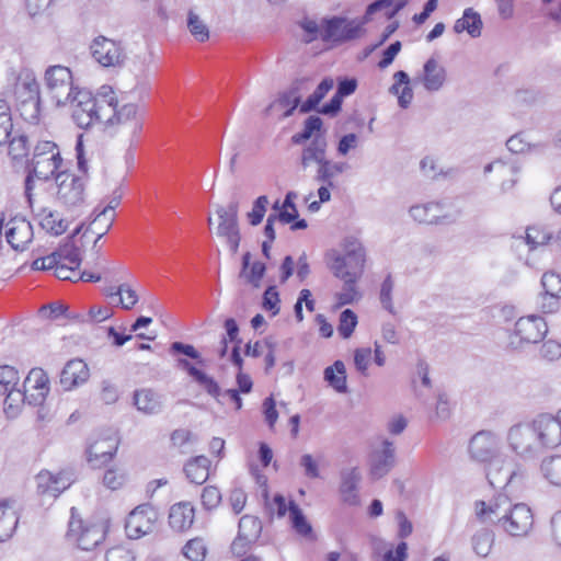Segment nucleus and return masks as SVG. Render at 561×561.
<instances>
[{"mask_svg":"<svg viewBox=\"0 0 561 561\" xmlns=\"http://www.w3.org/2000/svg\"><path fill=\"white\" fill-rule=\"evenodd\" d=\"M119 439L116 434L107 433L91 443L87 448V459L93 468H99L110 462L118 448Z\"/></svg>","mask_w":561,"mask_h":561,"instance_id":"obj_12","label":"nucleus"},{"mask_svg":"<svg viewBox=\"0 0 561 561\" xmlns=\"http://www.w3.org/2000/svg\"><path fill=\"white\" fill-rule=\"evenodd\" d=\"M12 503L10 500L0 502V542L10 539L18 527L19 517Z\"/></svg>","mask_w":561,"mask_h":561,"instance_id":"obj_33","label":"nucleus"},{"mask_svg":"<svg viewBox=\"0 0 561 561\" xmlns=\"http://www.w3.org/2000/svg\"><path fill=\"white\" fill-rule=\"evenodd\" d=\"M541 285L545 289L543 299L547 296L561 298V275L554 272H546L541 277Z\"/></svg>","mask_w":561,"mask_h":561,"instance_id":"obj_49","label":"nucleus"},{"mask_svg":"<svg viewBox=\"0 0 561 561\" xmlns=\"http://www.w3.org/2000/svg\"><path fill=\"white\" fill-rule=\"evenodd\" d=\"M156 513L148 504H142L133 510L126 518L125 530L130 539L140 537L152 531Z\"/></svg>","mask_w":561,"mask_h":561,"instance_id":"obj_11","label":"nucleus"},{"mask_svg":"<svg viewBox=\"0 0 561 561\" xmlns=\"http://www.w3.org/2000/svg\"><path fill=\"white\" fill-rule=\"evenodd\" d=\"M62 159L57 145L53 141H41L34 149L32 162L33 172L38 180L48 181L61 165Z\"/></svg>","mask_w":561,"mask_h":561,"instance_id":"obj_5","label":"nucleus"},{"mask_svg":"<svg viewBox=\"0 0 561 561\" xmlns=\"http://www.w3.org/2000/svg\"><path fill=\"white\" fill-rule=\"evenodd\" d=\"M72 119L78 127L87 129L95 122H103V105L84 106L81 104H71Z\"/></svg>","mask_w":561,"mask_h":561,"instance_id":"obj_34","label":"nucleus"},{"mask_svg":"<svg viewBox=\"0 0 561 561\" xmlns=\"http://www.w3.org/2000/svg\"><path fill=\"white\" fill-rule=\"evenodd\" d=\"M9 153L14 160L22 159L28 152V139L26 135H18L12 139L9 138Z\"/></svg>","mask_w":561,"mask_h":561,"instance_id":"obj_58","label":"nucleus"},{"mask_svg":"<svg viewBox=\"0 0 561 561\" xmlns=\"http://www.w3.org/2000/svg\"><path fill=\"white\" fill-rule=\"evenodd\" d=\"M8 226L10 227L5 232L7 242L13 250L24 251L33 236L31 224L24 219L16 220V218H13Z\"/></svg>","mask_w":561,"mask_h":561,"instance_id":"obj_24","label":"nucleus"},{"mask_svg":"<svg viewBox=\"0 0 561 561\" xmlns=\"http://www.w3.org/2000/svg\"><path fill=\"white\" fill-rule=\"evenodd\" d=\"M169 353L176 357V368L185 371L207 394L220 403L219 397L222 392L219 383L214 377L197 368L187 359L195 360L196 365L206 366V359L192 344L180 341L172 342L169 346Z\"/></svg>","mask_w":561,"mask_h":561,"instance_id":"obj_1","label":"nucleus"},{"mask_svg":"<svg viewBox=\"0 0 561 561\" xmlns=\"http://www.w3.org/2000/svg\"><path fill=\"white\" fill-rule=\"evenodd\" d=\"M541 450L556 448L561 444V424L550 414H540L533 421Z\"/></svg>","mask_w":561,"mask_h":561,"instance_id":"obj_14","label":"nucleus"},{"mask_svg":"<svg viewBox=\"0 0 561 561\" xmlns=\"http://www.w3.org/2000/svg\"><path fill=\"white\" fill-rule=\"evenodd\" d=\"M206 546L201 538H194L183 547V554L191 561H204L206 557Z\"/></svg>","mask_w":561,"mask_h":561,"instance_id":"obj_55","label":"nucleus"},{"mask_svg":"<svg viewBox=\"0 0 561 561\" xmlns=\"http://www.w3.org/2000/svg\"><path fill=\"white\" fill-rule=\"evenodd\" d=\"M360 480L362 474L356 467L341 471L340 493L344 503L348 505L358 504L357 488Z\"/></svg>","mask_w":561,"mask_h":561,"instance_id":"obj_26","label":"nucleus"},{"mask_svg":"<svg viewBox=\"0 0 561 561\" xmlns=\"http://www.w3.org/2000/svg\"><path fill=\"white\" fill-rule=\"evenodd\" d=\"M323 126V121L318 115H310L304 122V128L301 131L293 135L291 142L294 145H302L309 140L313 135L320 134Z\"/></svg>","mask_w":561,"mask_h":561,"instance_id":"obj_41","label":"nucleus"},{"mask_svg":"<svg viewBox=\"0 0 561 561\" xmlns=\"http://www.w3.org/2000/svg\"><path fill=\"white\" fill-rule=\"evenodd\" d=\"M194 506L188 502L176 503L171 506L169 513V524L176 531L188 529L194 522Z\"/></svg>","mask_w":561,"mask_h":561,"instance_id":"obj_28","label":"nucleus"},{"mask_svg":"<svg viewBox=\"0 0 561 561\" xmlns=\"http://www.w3.org/2000/svg\"><path fill=\"white\" fill-rule=\"evenodd\" d=\"M393 287H394V283H393L392 276H391V274H388L385 277L383 282L381 283L379 298H380V302H381L382 307L392 314L396 313L394 307L392 304Z\"/></svg>","mask_w":561,"mask_h":561,"instance_id":"obj_57","label":"nucleus"},{"mask_svg":"<svg viewBox=\"0 0 561 561\" xmlns=\"http://www.w3.org/2000/svg\"><path fill=\"white\" fill-rule=\"evenodd\" d=\"M55 253L58 257L59 263H61L62 260H66L70 264L79 267L82 262V259L80 256V250L75 244V241L66 240L64 244L59 245V248L55 250Z\"/></svg>","mask_w":561,"mask_h":561,"instance_id":"obj_46","label":"nucleus"},{"mask_svg":"<svg viewBox=\"0 0 561 561\" xmlns=\"http://www.w3.org/2000/svg\"><path fill=\"white\" fill-rule=\"evenodd\" d=\"M134 404L146 415L159 414L163 410L162 396L151 389H140L134 392Z\"/></svg>","mask_w":561,"mask_h":561,"instance_id":"obj_27","label":"nucleus"},{"mask_svg":"<svg viewBox=\"0 0 561 561\" xmlns=\"http://www.w3.org/2000/svg\"><path fill=\"white\" fill-rule=\"evenodd\" d=\"M16 108L23 119L31 123L37 122L41 113V100L16 104Z\"/></svg>","mask_w":561,"mask_h":561,"instance_id":"obj_62","label":"nucleus"},{"mask_svg":"<svg viewBox=\"0 0 561 561\" xmlns=\"http://www.w3.org/2000/svg\"><path fill=\"white\" fill-rule=\"evenodd\" d=\"M266 264L261 261H254L250 268L245 272V275L240 276L245 283L250 284L253 288L257 289L261 287L262 279L266 273Z\"/></svg>","mask_w":561,"mask_h":561,"instance_id":"obj_54","label":"nucleus"},{"mask_svg":"<svg viewBox=\"0 0 561 561\" xmlns=\"http://www.w3.org/2000/svg\"><path fill=\"white\" fill-rule=\"evenodd\" d=\"M16 104L41 100L39 84L35 79L24 80L16 83L14 90Z\"/></svg>","mask_w":561,"mask_h":561,"instance_id":"obj_42","label":"nucleus"},{"mask_svg":"<svg viewBox=\"0 0 561 561\" xmlns=\"http://www.w3.org/2000/svg\"><path fill=\"white\" fill-rule=\"evenodd\" d=\"M39 219V226L53 236H60L66 232L68 224L59 218H56V211L42 208L37 214Z\"/></svg>","mask_w":561,"mask_h":561,"instance_id":"obj_40","label":"nucleus"},{"mask_svg":"<svg viewBox=\"0 0 561 561\" xmlns=\"http://www.w3.org/2000/svg\"><path fill=\"white\" fill-rule=\"evenodd\" d=\"M288 513L291 527L298 535L302 537L313 536L311 524L307 520L299 505L293 500L288 503Z\"/></svg>","mask_w":561,"mask_h":561,"instance_id":"obj_38","label":"nucleus"},{"mask_svg":"<svg viewBox=\"0 0 561 561\" xmlns=\"http://www.w3.org/2000/svg\"><path fill=\"white\" fill-rule=\"evenodd\" d=\"M483 22L479 12L467 8L460 19L454 24V32L460 34L467 32L472 38L481 36Z\"/></svg>","mask_w":561,"mask_h":561,"instance_id":"obj_32","label":"nucleus"},{"mask_svg":"<svg viewBox=\"0 0 561 561\" xmlns=\"http://www.w3.org/2000/svg\"><path fill=\"white\" fill-rule=\"evenodd\" d=\"M26 392H28V389H25L23 387V389H19V388H13V389H9V391H7V393H4L3 396H5V399H4V412L9 415V416H15L18 413H19V408L22 403L26 402L25 401V398H26Z\"/></svg>","mask_w":561,"mask_h":561,"instance_id":"obj_45","label":"nucleus"},{"mask_svg":"<svg viewBox=\"0 0 561 561\" xmlns=\"http://www.w3.org/2000/svg\"><path fill=\"white\" fill-rule=\"evenodd\" d=\"M362 21H348L342 16H332L322 21L321 39L323 42L345 43L355 39L364 32Z\"/></svg>","mask_w":561,"mask_h":561,"instance_id":"obj_6","label":"nucleus"},{"mask_svg":"<svg viewBox=\"0 0 561 561\" xmlns=\"http://www.w3.org/2000/svg\"><path fill=\"white\" fill-rule=\"evenodd\" d=\"M118 302L125 310H130L138 301V295L127 284H122L116 288Z\"/></svg>","mask_w":561,"mask_h":561,"instance_id":"obj_59","label":"nucleus"},{"mask_svg":"<svg viewBox=\"0 0 561 561\" xmlns=\"http://www.w3.org/2000/svg\"><path fill=\"white\" fill-rule=\"evenodd\" d=\"M23 387L28 389L25 401L33 407L42 405L49 392V379L42 368H32Z\"/></svg>","mask_w":561,"mask_h":561,"instance_id":"obj_15","label":"nucleus"},{"mask_svg":"<svg viewBox=\"0 0 561 561\" xmlns=\"http://www.w3.org/2000/svg\"><path fill=\"white\" fill-rule=\"evenodd\" d=\"M507 440L511 448L524 459H533L542 451L533 423L512 426Z\"/></svg>","mask_w":561,"mask_h":561,"instance_id":"obj_7","label":"nucleus"},{"mask_svg":"<svg viewBox=\"0 0 561 561\" xmlns=\"http://www.w3.org/2000/svg\"><path fill=\"white\" fill-rule=\"evenodd\" d=\"M542 99V93L536 88H524L516 90L514 94L515 103L525 106H531Z\"/></svg>","mask_w":561,"mask_h":561,"instance_id":"obj_56","label":"nucleus"},{"mask_svg":"<svg viewBox=\"0 0 561 561\" xmlns=\"http://www.w3.org/2000/svg\"><path fill=\"white\" fill-rule=\"evenodd\" d=\"M268 205V197L261 195L256 197L252 204V209L247 214L248 221L251 226H259L265 216Z\"/></svg>","mask_w":561,"mask_h":561,"instance_id":"obj_51","label":"nucleus"},{"mask_svg":"<svg viewBox=\"0 0 561 561\" xmlns=\"http://www.w3.org/2000/svg\"><path fill=\"white\" fill-rule=\"evenodd\" d=\"M541 471L551 484L561 486V455L543 459L541 462Z\"/></svg>","mask_w":561,"mask_h":561,"instance_id":"obj_44","label":"nucleus"},{"mask_svg":"<svg viewBox=\"0 0 561 561\" xmlns=\"http://www.w3.org/2000/svg\"><path fill=\"white\" fill-rule=\"evenodd\" d=\"M57 185V199L68 209L79 207L84 202L85 183L81 176L68 171L53 175Z\"/></svg>","mask_w":561,"mask_h":561,"instance_id":"obj_4","label":"nucleus"},{"mask_svg":"<svg viewBox=\"0 0 561 561\" xmlns=\"http://www.w3.org/2000/svg\"><path fill=\"white\" fill-rule=\"evenodd\" d=\"M348 168L350 165L346 162H334L327 159L322 167L318 168L316 173H319L320 176L328 180V178L334 179L336 175L345 172Z\"/></svg>","mask_w":561,"mask_h":561,"instance_id":"obj_61","label":"nucleus"},{"mask_svg":"<svg viewBox=\"0 0 561 561\" xmlns=\"http://www.w3.org/2000/svg\"><path fill=\"white\" fill-rule=\"evenodd\" d=\"M90 373L88 365L79 358L66 363L60 373V385L64 390L70 391L73 388L84 383L89 379Z\"/></svg>","mask_w":561,"mask_h":561,"instance_id":"obj_20","label":"nucleus"},{"mask_svg":"<svg viewBox=\"0 0 561 561\" xmlns=\"http://www.w3.org/2000/svg\"><path fill=\"white\" fill-rule=\"evenodd\" d=\"M324 380L339 393L348 391L346 383V369L342 360H335L333 365L327 367L323 373Z\"/></svg>","mask_w":561,"mask_h":561,"instance_id":"obj_37","label":"nucleus"},{"mask_svg":"<svg viewBox=\"0 0 561 561\" xmlns=\"http://www.w3.org/2000/svg\"><path fill=\"white\" fill-rule=\"evenodd\" d=\"M440 209L439 203H426L422 205L411 206L410 216L419 224L425 225H446L455 222V218L450 215H438L435 210Z\"/></svg>","mask_w":561,"mask_h":561,"instance_id":"obj_21","label":"nucleus"},{"mask_svg":"<svg viewBox=\"0 0 561 561\" xmlns=\"http://www.w3.org/2000/svg\"><path fill=\"white\" fill-rule=\"evenodd\" d=\"M210 460L206 456H196L184 465V472L190 482L203 484L209 476Z\"/></svg>","mask_w":561,"mask_h":561,"instance_id":"obj_35","label":"nucleus"},{"mask_svg":"<svg viewBox=\"0 0 561 561\" xmlns=\"http://www.w3.org/2000/svg\"><path fill=\"white\" fill-rule=\"evenodd\" d=\"M45 81L56 105H67L73 87L70 69L61 65L50 66L45 71Z\"/></svg>","mask_w":561,"mask_h":561,"instance_id":"obj_8","label":"nucleus"},{"mask_svg":"<svg viewBox=\"0 0 561 561\" xmlns=\"http://www.w3.org/2000/svg\"><path fill=\"white\" fill-rule=\"evenodd\" d=\"M187 27L191 34L199 42H205L209 38V30L207 25L199 19V16L188 11L187 14Z\"/></svg>","mask_w":561,"mask_h":561,"instance_id":"obj_52","label":"nucleus"},{"mask_svg":"<svg viewBox=\"0 0 561 561\" xmlns=\"http://www.w3.org/2000/svg\"><path fill=\"white\" fill-rule=\"evenodd\" d=\"M472 549L479 557H486L494 543V534L488 528L478 530L471 539Z\"/></svg>","mask_w":561,"mask_h":561,"instance_id":"obj_43","label":"nucleus"},{"mask_svg":"<svg viewBox=\"0 0 561 561\" xmlns=\"http://www.w3.org/2000/svg\"><path fill=\"white\" fill-rule=\"evenodd\" d=\"M201 499L204 508L210 511L220 504L221 493L217 486L208 485L203 489Z\"/></svg>","mask_w":561,"mask_h":561,"instance_id":"obj_60","label":"nucleus"},{"mask_svg":"<svg viewBox=\"0 0 561 561\" xmlns=\"http://www.w3.org/2000/svg\"><path fill=\"white\" fill-rule=\"evenodd\" d=\"M396 465V449L393 444L385 439L382 449L375 450L369 457V477L376 481L387 476Z\"/></svg>","mask_w":561,"mask_h":561,"instance_id":"obj_16","label":"nucleus"},{"mask_svg":"<svg viewBox=\"0 0 561 561\" xmlns=\"http://www.w3.org/2000/svg\"><path fill=\"white\" fill-rule=\"evenodd\" d=\"M279 293L275 285H268L262 296V308L265 311H270L272 316L279 313Z\"/></svg>","mask_w":561,"mask_h":561,"instance_id":"obj_53","label":"nucleus"},{"mask_svg":"<svg viewBox=\"0 0 561 561\" xmlns=\"http://www.w3.org/2000/svg\"><path fill=\"white\" fill-rule=\"evenodd\" d=\"M333 85L334 81L332 78L327 77L322 79L316 90L300 104L299 112L302 114L318 112L321 101L332 90Z\"/></svg>","mask_w":561,"mask_h":561,"instance_id":"obj_36","label":"nucleus"},{"mask_svg":"<svg viewBox=\"0 0 561 561\" xmlns=\"http://www.w3.org/2000/svg\"><path fill=\"white\" fill-rule=\"evenodd\" d=\"M107 111L112 115L105 121L107 124H130L131 135L135 136L142 129V121L138 114V105L127 103L118 107V101L115 96H111L107 101Z\"/></svg>","mask_w":561,"mask_h":561,"instance_id":"obj_13","label":"nucleus"},{"mask_svg":"<svg viewBox=\"0 0 561 561\" xmlns=\"http://www.w3.org/2000/svg\"><path fill=\"white\" fill-rule=\"evenodd\" d=\"M72 481L61 474L53 476L48 471H42L37 476V488L41 493H48L57 497L71 485Z\"/></svg>","mask_w":561,"mask_h":561,"instance_id":"obj_31","label":"nucleus"},{"mask_svg":"<svg viewBox=\"0 0 561 561\" xmlns=\"http://www.w3.org/2000/svg\"><path fill=\"white\" fill-rule=\"evenodd\" d=\"M343 265L344 263L342 259H332V262L329 265L333 275L344 282L343 290L336 294L340 306L352 305L354 302L357 295L356 283L360 278L358 273L344 272Z\"/></svg>","mask_w":561,"mask_h":561,"instance_id":"obj_17","label":"nucleus"},{"mask_svg":"<svg viewBox=\"0 0 561 561\" xmlns=\"http://www.w3.org/2000/svg\"><path fill=\"white\" fill-rule=\"evenodd\" d=\"M499 527L506 534L520 537L526 536L533 528L534 516L530 507L524 503L514 504L507 515L497 519Z\"/></svg>","mask_w":561,"mask_h":561,"instance_id":"obj_10","label":"nucleus"},{"mask_svg":"<svg viewBox=\"0 0 561 561\" xmlns=\"http://www.w3.org/2000/svg\"><path fill=\"white\" fill-rule=\"evenodd\" d=\"M90 49L92 57L103 67H122L127 58L121 42L102 35L93 39Z\"/></svg>","mask_w":561,"mask_h":561,"instance_id":"obj_9","label":"nucleus"},{"mask_svg":"<svg viewBox=\"0 0 561 561\" xmlns=\"http://www.w3.org/2000/svg\"><path fill=\"white\" fill-rule=\"evenodd\" d=\"M446 81V69L438 65L435 58H430L423 65V85L428 92L440 90Z\"/></svg>","mask_w":561,"mask_h":561,"instance_id":"obj_29","label":"nucleus"},{"mask_svg":"<svg viewBox=\"0 0 561 561\" xmlns=\"http://www.w3.org/2000/svg\"><path fill=\"white\" fill-rule=\"evenodd\" d=\"M333 259L343 260V271L358 273L362 276L365 266V249L357 240H347L345 244V254H335Z\"/></svg>","mask_w":561,"mask_h":561,"instance_id":"obj_22","label":"nucleus"},{"mask_svg":"<svg viewBox=\"0 0 561 561\" xmlns=\"http://www.w3.org/2000/svg\"><path fill=\"white\" fill-rule=\"evenodd\" d=\"M12 127L10 106L5 100H0V146L8 142Z\"/></svg>","mask_w":561,"mask_h":561,"instance_id":"obj_47","label":"nucleus"},{"mask_svg":"<svg viewBox=\"0 0 561 561\" xmlns=\"http://www.w3.org/2000/svg\"><path fill=\"white\" fill-rule=\"evenodd\" d=\"M343 100L344 99L335 91L331 100L320 106L318 113L329 117L337 116L342 110Z\"/></svg>","mask_w":561,"mask_h":561,"instance_id":"obj_64","label":"nucleus"},{"mask_svg":"<svg viewBox=\"0 0 561 561\" xmlns=\"http://www.w3.org/2000/svg\"><path fill=\"white\" fill-rule=\"evenodd\" d=\"M548 332V325L543 318L539 316L520 317L510 335L508 345L514 348H520L524 344H535L540 342Z\"/></svg>","mask_w":561,"mask_h":561,"instance_id":"obj_3","label":"nucleus"},{"mask_svg":"<svg viewBox=\"0 0 561 561\" xmlns=\"http://www.w3.org/2000/svg\"><path fill=\"white\" fill-rule=\"evenodd\" d=\"M486 477L491 485L506 488L514 483L517 478H522L523 474L514 471L510 462L500 466L499 461H493L490 465Z\"/></svg>","mask_w":561,"mask_h":561,"instance_id":"obj_30","label":"nucleus"},{"mask_svg":"<svg viewBox=\"0 0 561 561\" xmlns=\"http://www.w3.org/2000/svg\"><path fill=\"white\" fill-rule=\"evenodd\" d=\"M357 323H358V319H357L356 313L352 309H344L340 313L339 325H337L339 334L343 339L351 337Z\"/></svg>","mask_w":561,"mask_h":561,"instance_id":"obj_48","label":"nucleus"},{"mask_svg":"<svg viewBox=\"0 0 561 561\" xmlns=\"http://www.w3.org/2000/svg\"><path fill=\"white\" fill-rule=\"evenodd\" d=\"M20 380L19 371L9 365L0 366V396H3L18 386Z\"/></svg>","mask_w":561,"mask_h":561,"instance_id":"obj_50","label":"nucleus"},{"mask_svg":"<svg viewBox=\"0 0 561 561\" xmlns=\"http://www.w3.org/2000/svg\"><path fill=\"white\" fill-rule=\"evenodd\" d=\"M262 533V522L251 515H244L240 518L238 524V535L248 542L255 543Z\"/></svg>","mask_w":561,"mask_h":561,"instance_id":"obj_39","label":"nucleus"},{"mask_svg":"<svg viewBox=\"0 0 561 561\" xmlns=\"http://www.w3.org/2000/svg\"><path fill=\"white\" fill-rule=\"evenodd\" d=\"M76 508H71V518L67 536L73 538L78 547L85 551H91L103 542L107 533V522L90 523L82 519H76Z\"/></svg>","mask_w":561,"mask_h":561,"instance_id":"obj_2","label":"nucleus"},{"mask_svg":"<svg viewBox=\"0 0 561 561\" xmlns=\"http://www.w3.org/2000/svg\"><path fill=\"white\" fill-rule=\"evenodd\" d=\"M239 199L232 196L227 206L220 204L215 205V211L218 216L217 236L234 232L240 229L239 227Z\"/></svg>","mask_w":561,"mask_h":561,"instance_id":"obj_19","label":"nucleus"},{"mask_svg":"<svg viewBox=\"0 0 561 561\" xmlns=\"http://www.w3.org/2000/svg\"><path fill=\"white\" fill-rule=\"evenodd\" d=\"M328 141L321 134L316 135L310 144L302 149L300 163L304 169L308 168L312 162L321 168L327 160Z\"/></svg>","mask_w":561,"mask_h":561,"instance_id":"obj_25","label":"nucleus"},{"mask_svg":"<svg viewBox=\"0 0 561 561\" xmlns=\"http://www.w3.org/2000/svg\"><path fill=\"white\" fill-rule=\"evenodd\" d=\"M511 500L505 494H499L489 504L484 501L476 502L477 516L484 523H491L499 526L497 519L503 515H507L511 511Z\"/></svg>","mask_w":561,"mask_h":561,"instance_id":"obj_18","label":"nucleus"},{"mask_svg":"<svg viewBox=\"0 0 561 561\" xmlns=\"http://www.w3.org/2000/svg\"><path fill=\"white\" fill-rule=\"evenodd\" d=\"M68 104H81L84 106L100 105L98 100L92 95L90 91L75 87H72L71 96L68 101Z\"/></svg>","mask_w":561,"mask_h":561,"instance_id":"obj_63","label":"nucleus"},{"mask_svg":"<svg viewBox=\"0 0 561 561\" xmlns=\"http://www.w3.org/2000/svg\"><path fill=\"white\" fill-rule=\"evenodd\" d=\"M495 438L486 431H481L472 436L469 442V453L471 457L478 461L484 462L490 460L495 453Z\"/></svg>","mask_w":561,"mask_h":561,"instance_id":"obj_23","label":"nucleus"}]
</instances>
